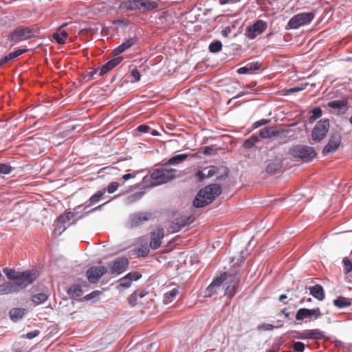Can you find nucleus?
I'll list each match as a JSON object with an SVG mask.
<instances>
[{"label": "nucleus", "instance_id": "nucleus-51", "mask_svg": "<svg viewBox=\"0 0 352 352\" xmlns=\"http://www.w3.org/2000/svg\"><path fill=\"white\" fill-rule=\"evenodd\" d=\"M39 333H40V331L38 330L30 331L26 334V338L28 339H33L35 337H36Z\"/></svg>", "mask_w": 352, "mask_h": 352}, {"label": "nucleus", "instance_id": "nucleus-8", "mask_svg": "<svg viewBox=\"0 0 352 352\" xmlns=\"http://www.w3.org/2000/svg\"><path fill=\"white\" fill-rule=\"evenodd\" d=\"M34 30L30 27H18L9 36L8 39L18 43L30 38L34 34Z\"/></svg>", "mask_w": 352, "mask_h": 352}, {"label": "nucleus", "instance_id": "nucleus-42", "mask_svg": "<svg viewBox=\"0 0 352 352\" xmlns=\"http://www.w3.org/2000/svg\"><path fill=\"white\" fill-rule=\"evenodd\" d=\"M12 168L6 164H0V175L1 174H9L11 173Z\"/></svg>", "mask_w": 352, "mask_h": 352}, {"label": "nucleus", "instance_id": "nucleus-57", "mask_svg": "<svg viewBox=\"0 0 352 352\" xmlns=\"http://www.w3.org/2000/svg\"><path fill=\"white\" fill-rule=\"evenodd\" d=\"M231 33V29L230 27H226L222 31L221 34L223 36L228 37Z\"/></svg>", "mask_w": 352, "mask_h": 352}, {"label": "nucleus", "instance_id": "nucleus-38", "mask_svg": "<svg viewBox=\"0 0 352 352\" xmlns=\"http://www.w3.org/2000/svg\"><path fill=\"white\" fill-rule=\"evenodd\" d=\"M104 192H105L104 191L99 190L97 192H96L94 195H93L89 200L90 202L89 205L98 203L99 201L100 197H102L104 195Z\"/></svg>", "mask_w": 352, "mask_h": 352}, {"label": "nucleus", "instance_id": "nucleus-16", "mask_svg": "<svg viewBox=\"0 0 352 352\" xmlns=\"http://www.w3.org/2000/svg\"><path fill=\"white\" fill-rule=\"evenodd\" d=\"M164 236V230L162 227H158L150 233L149 247L152 250H157L162 244V239Z\"/></svg>", "mask_w": 352, "mask_h": 352}, {"label": "nucleus", "instance_id": "nucleus-40", "mask_svg": "<svg viewBox=\"0 0 352 352\" xmlns=\"http://www.w3.org/2000/svg\"><path fill=\"white\" fill-rule=\"evenodd\" d=\"M344 272L345 274H348L352 272V261L347 257L344 258Z\"/></svg>", "mask_w": 352, "mask_h": 352}, {"label": "nucleus", "instance_id": "nucleus-5", "mask_svg": "<svg viewBox=\"0 0 352 352\" xmlns=\"http://www.w3.org/2000/svg\"><path fill=\"white\" fill-rule=\"evenodd\" d=\"M176 170L165 168H157L151 174L153 186H158L167 183L175 177Z\"/></svg>", "mask_w": 352, "mask_h": 352}, {"label": "nucleus", "instance_id": "nucleus-46", "mask_svg": "<svg viewBox=\"0 0 352 352\" xmlns=\"http://www.w3.org/2000/svg\"><path fill=\"white\" fill-rule=\"evenodd\" d=\"M247 65L248 67L250 72L258 70L261 67V64L258 61L255 63H248L247 64Z\"/></svg>", "mask_w": 352, "mask_h": 352}, {"label": "nucleus", "instance_id": "nucleus-30", "mask_svg": "<svg viewBox=\"0 0 352 352\" xmlns=\"http://www.w3.org/2000/svg\"><path fill=\"white\" fill-rule=\"evenodd\" d=\"M190 219V217H182L180 219H176L175 222L173 223V228L175 229V231H179L182 228H184L186 224L189 223Z\"/></svg>", "mask_w": 352, "mask_h": 352}, {"label": "nucleus", "instance_id": "nucleus-63", "mask_svg": "<svg viewBox=\"0 0 352 352\" xmlns=\"http://www.w3.org/2000/svg\"><path fill=\"white\" fill-rule=\"evenodd\" d=\"M287 298V295L286 294H281L280 296H279V300L280 301H283L285 299Z\"/></svg>", "mask_w": 352, "mask_h": 352}, {"label": "nucleus", "instance_id": "nucleus-44", "mask_svg": "<svg viewBox=\"0 0 352 352\" xmlns=\"http://www.w3.org/2000/svg\"><path fill=\"white\" fill-rule=\"evenodd\" d=\"M293 349L296 352H303L305 350V344L301 342H296L293 344Z\"/></svg>", "mask_w": 352, "mask_h": 352}, {"label": "nucleus", "instance_id": "nucleus-45", "mask_svg": "<svg viewBox=\"0 0 352 352\" xmlns=\"http://www.w3.org/2000/svg\"><path fill=\"white\" fill-rule=\"evenodd\" d=\"M121 184L119 182H111L107 187V191L109 193L114 192L119 187Z\"/></svg>", "mask_w": 352, "mask_h": 352}, {"label": "nucleus", "instance_id": "nucleus-34", "mask_svg": "<svg viewBox=\"0 0 352 352\" xmlns=\"http://www.w3.org/2000/svg\"><path fill=\"white\" fill-rule=\"evenodd\" d=\"M208 49L212 53L219 52L222 49V43L219 41H215L209 45Z\"/></svg>", "mask_w": 352, "mask_h": 352}, {"label": "nucleus", "instance_id": "nucleus-25", "mask_svg": "<svg viewBox=\"0 0 352 352\" xmlns=\"http://www.w3.org/2000/svg\"><path fill=\"white\" fill-rule=\"evenodd\" d=\"M67 37L68 33L65 30H61V28H58L57 32L53 34V38L58 44H65Z\"/></svg>", "mask_w": 352, "mask_h": 352}, {"label": "nucleus", "instance_id": "nucleus-47", "mask_svg": "<svg viewBox=\"0 0 352 352\" xmlns=\"http://www.w3.org/2000/svg\"><path fill=\"white\" fill-rule=\"evenodd\" d=\"M208 169V173L206 174V176L208 177H210L214 176L219 170V168L214 166H210L206 168V170Z\"/></svg>", "mask_w": 352, "mask_h": 352}, {"label": "nucleus", "instance_id": "nucleus-12", "mask_svg": "<svg viewBox=\"0 0 352 352\" xmlns=\"http://www.w3.org/2000/svg\"><path fill=\"white\" fill-rule=\"evenodd\" d=\"M151 212H142L131 214L128 220V226L130 228H135L144 223L152 219Z\"/></svg>", "mask_w": 352, "mask_h": 352}, {"label": "nucleus", "instance_id": "nucleus-37", "mask_svg": "<svg viewBox=\"0 0 352 352\" xmlns=\"http://www.w3.org/2000/svg\"><path fill=\"white\" fill-rule=\"evenodd\" d=\"M149 248H151L149 246H148L147 244L142 245L138 249V252H137L138 255L139 256L146 257V256H148V254L150 252Z\"/></svg>", "mask_w": 352, "mask_h": 352}, {"label": "nucleus", "instance_id": "nucleus-23", "mask_svg": "<svg viewBox=\"0 0 352 352\" xmlns=\"http://www.w3.org/2000/svg\"><path fill=\"white\" fill-rule=\"evenodd\" d=\"M310 294L318 300H323L325 298V293L323 287L320 285H316L309 288Z\"/></svg>", "mask_w": 352, "mask_h": 352}, {"label": "nucleus", "instance_id": "nucleus-24", "mask_svg": "<svg viewBox=\"0 0 352 352\" xmlns=\"http://www.w3.org/2000/svg\"><path fill=\"white\" fill-rule=\"evenodd\" d=\"M333 304L335 307L342 309L350 307L352 302L349 298L340 296L333 301Z\"/></svg>", "mask_w": 352, "mask_h": 352}, {"label": "nucleus", "instance_id": "nucleus-49", "mask_svg": "<svg viewBox=\"0 0 352 352\" xmlns=\"http://www.w3.org/2000/svg\"><path fill=\"white\" fill-rule=\"evenodd\" d=\"M13 59L14 58H13V56H12L11 53L8 54L7 56H5L4 57H3L2 58L0 59V67Z\"/></svg>", "mask_w": 352, "mask_h": 352}, {"label": "nucleus", "instance_id": "nucleus-13", "mask_svg": "<svg viewBox=\"0 0 352 352\" xmlns=\"http://www.w3.org/2000/svg\"><path fill=\"white\" fill-rule=\"evenodd\" d=\"M226 276L228 278L225 281H226V284L228 285L225 290V295L229 298H232L236 292V288L239 283L240 277L237 274L232 275L228 272H226Z\"/></svg>", "mask_w": 352, "mask_h": 352}, {"label": "nucleus", "instance_id": "nucleus-36", "mask_svg": "<svg viewBox=\"0 0 352 352\" xmlns=\"http://www.w3.org/2000/svg\"><path fill=\"white\" fill-rule=\"evenodd\" d=\"M327 105L330 108L340 109L346 105V102L344 100H333L328 102Z\"/></svg>", "mask_w": 352, "mask_h": 352}, {"label": "nucleus", "instance_id": "nucleus-26", "mask_svg": "<svg viewBox=\"0 0 352 352\" xmlns=\"http://www.w3.org/2000/svg\"><path fill=\"white\" fill-rule=\"evenodd\" d=\"M27 310L23 308H13L10 311V317L13 321L21 319L25 314Z\"/></svg>", "mask_w": 352, "mask_h": 352}, {"label": "nucleus", "instance_id": "nucleus-55", "mask_svg": "<svg viewBox=\"0 0 352 352\" xmlns=\"http://www.w3.org/2000/svg\"><path fill=\"white\" fill-rule=\"evenodd\" d=\"M135 175L134 174H131V173H127V174H125L122 176V182L121 183V185L124 184V182L129 179H131V178H134L135 177Z\"/></svg>", "mask_w": 352, "mask_h": 352}, {"label": "nucleus", "instance_id": "nucleus-52", "mask_svg": "<svg viewBox=\"0 0 352 352\" xmlns=\"http://www.w3.org/2000/svg\"><path fill=\"white\" fill-rule=\"evenodd\" d=\"M149 129H150V127L145 124H141V125L138 126L137 128V130L141 133H147V132H148Z\"/></svg>", "mask_w": 352, "mask_h": 352}, {"label": "nucleus", "instance_id": "nucleus-4", "mask_svg": "<svg viewBox=\"0 0 352 352\" xmlns=\"http://www.w3.org/2000/svg\"><path fill=\"white\" fill-rule=\"evenodd\" d=\"M3 272L8 279L15 280L14 282H22L25 285V287L32 284L37 277L36 272L29 270L18 272L13 269L6 267Z\"/></svg>", "mask_w": 352, "mask_h": 352}, {"label": "nucleus", "instance_id": "nucleus-39", "mask_svg": "<svg viewBox=\"0 0 352 352\" xmlns=\"http://www.w3.org/2000/svg\"><path fill=\"white\" fill-rule=\"evenodd\" d=\"M258 141V137H254L246 140L243 143V146L245 148H250L254 146V144Z\"/></svg>", "mask_w": 352, "mask_h": 352}, {"label": "nucleus", "instance_id": "nucleus-58", "mask_svg": "<svg viewBox=\"0 0 352 352\" xmlns=\"http://www.w3.org/2000/svg\"><path fill=\"white\" fill-rule=\"evenodd\" d=\"M241 0H219V3L221 5H224V4H228V3H234L239 2Z\"/></svg>", "mask_w": 352, "mask_h": 352}, {"label": "nucleus", "instance_id": "nucleus-32", "mask_svg": "<svg viewBox=\"0 0 352 352\" xmlns=\"http://www.w3.org/2000/svg\"><path fill=\"white\" fill-rule=\"evenodd\" d=\"M48 299V296L45 293H38L32 297V301L35 305L45 302Z\"/></svg>", "mask_w": 352, "mask_h": 352}, {"label": "nucleus", "instance_id": "nucleus-56", "mask_svg": "<svg viewBox=\"0 0 352 352\" xmlns=\"http://www.w3.org/2000/svg\"><path fill=\"white\" fill-rule=\"evenodd\" d=\"M196 177H197V180L199 182L202 181L204 178L208 177L205 173H204L202 171H198L196 173Z\"/></svg>", "mask_w": 352, "mask_h": 352}, {"label": "nucleus", "instance_id": "nucleus-48", "mask_svg": "<svg viewBox=\"0 0 352 352\" xmlns=\"http://www.w3.org/2000/svg\"><path fill=\"white\" fill-rule=\"evenodd\" d=\"M272 131L270 128H264L260 130L259 135L263 138H267L270 136Z\"/></svg>", "mask_w": 352, "mask_h": 352}, {"label": "nucleus", "instance_id": "nucleus-10", "mask_svg": "<svg viewBox=\"0 0 352 352\" xmlns=\"http://www.w3.org/2000/svg\"><path fill=\"white\" fill-rule=\"evenodd\" d=\"M129 263V260L125 257L117 258L108 264L109 273L111 275L120 274L127 269Z\"/></svg>", "mask_w": 352, "mask_h": 352}, {"label": "nucleus", "instance_id": "nucleus-33", "mask_svg": "<svg viewBox=\"0 0 352 352\" xmlns=\"http://www.w3.org/2000/svg\"><path fill=\"white\" fill-rule=\"evenodd\" d=\"M188 157L187 154H179L172 157L168 160V164H179L186 160Z\"/></svg>", "mask_w": 352, "mask_h": 352}, {"label": "nucleus", "instance_id": "nucleus-43", "mask_svg": "<svg viewBox=\"0 0 352 352\" xmlns=\"http://www.w3.org/2000/svg\"><path fill=\"white\" fill-rule=\"evenodd\" d=\"M275 327L272 324L264 323L258 326L257 329L258 331H272Z\"/></svg>", "mask_w": 352, "mask_h": 352}, {"label": "nucleus", "instance_id": "nucleus-20", "mask_svg": "<svg viewBox=\"0 0 352 352\" xmlns=\"http://www.w3.org/2000/svg\"><path fill=\"white\" fill-rule=\"evenodd\" d=\"M123 60V58L121 56L116 57L115 58H113L108 61L107 63H105L100 69L99 72V76H103L104 74H107L109 71H111L112 69H113L116 66H117L118 64H120L122 60Z\"/></svg>", "mask_w": 352, "mask_h": 352}, {"label": "nucleus", "instance_id": "nucleus-35", "mask_svg": "<svg viewBox=\"0 0 352 352\" xmlns=\"http://www.w3.org/2000/svg\"><path fill=\"white\" fill-rule=\"evenodd\" d=\"M311 115L309 118V122H314L316 119L322 116V110L320 107H316L311 111Z\"/></svg>", "mask_w": 352, "mask_h": 352}, {"label": "nucleus", "instance_id": "nucleus-11", "mask_svg": "<svg viewBox=\"0 0 352 352\" xmlns=\"http://www.w3.org/2000/svg\"><path fill=\"white\" fill-rule=\"evenodd\" d=\"M322 316L320 309L316 307L314 309L301 308L299 309L296 314V320H303L308 318L309 320H316Z\"/></svg>", "mask_w": 352, "mask_h": 352}, {"label": "nucleus", "instance_id": "nucleus-3", "mask_svg": "<svg viewBox=\"0 0 352 352\" xmlns=\"http://www.w3.org/2000/svg\"><path fill=\"white\" fill-rule=\"evenodd\" d=\"M289 154L296 161L310 162L316 157V152L313 147L298 144L289 149Z\"/></svg>", "mask_w": 352, "mask_h": 352}, {"label": "nucleus", "instance_id": "nucleus-27", "mask_svg": "<svg viewBox=\"0 0 352 352\" xmlns=\"http://www.w3.org/2000/svg\"><path fill=\"white\" fill-rule=\"evenodd\" d=\"M67 293L74 298L80 297L83 294L81 286L78 284H74L70 286L67 289Z\"/></svg>", "mask_w": 352, "mask_h": 352}, {"label": "nucleus", "instance_id": "nucleus-53", "mask_svg": "<svg viewBox=\"0 0 352 352\" xmlns=\"http://www.w3.org/2000/svg\"><path fill=\"white\" fill-rule=\"evenodd\" d=\"M25 52H26V50L19 49L17 50H15L14 52H10V53H11L12 56H13V58L14 59L15 58L21 56Z\"/></svg>", "mask_w": 352, "mask_h": 352}, {"label": "nucleus", "instance_id": "nucleus-41", "mask_svg": "<svg viewBox=\"0 0 352 352\" xmlns=\"http://www.w3.org/2000/svg\"><path fill=\"white\" fill-rule=\"evenodd\" d=\"M131 77L132 78V79L131 80V82H137L140 81L141 75L138 69L134 68L132 69L131 74Z\"/></svg>", "mask_w": 352, "mask_h": 352}, {"label": "nucleus", "instance_id": "nucleus-9", "mask_svg": "<svg viewBox=\"0 0 352 352\" xmlns=\"http://www.w3.org/2000/svg\"><path fill=\"white\" fill-rule=\"evenodd\" d=\"M267 28V23L259 19L245 28V35L250 39H254L257 36L263 34Z\"/></svg>", "mask_w": 352, "mask_h": 352}, {"label": "nucleus", "instance_id": "nucleus-6", "mask_svg": "<svg viewBox=\"0 0 352 352\" xmlns=\"http://www.w3.org/2000/svg\"><path fill=\"white\" fill-rule=\"evenodd\" d=\"M314 18L313 12H302L294 15L288 22V26L292 29H297L300 26L307 25Z\"/></svg>", "mask_w": 352, "mask_h": 352}, {"label": "nucleus", "instance_id": "nucleus-62", "mask_svg": "<svg viewBox=\"0 0 352 352\" xmlns=\"http://www.w3.org/2000/svg\"><path fill=\"white\" fill-rule=\"evenodd\" d=\"M146 294H147V292H146L142 291V292H140V294H138V296H139L140 298H143V297H144Z\"/></svg>", "mask_w": 352, "mask_h": 352}, {"label": "nucleus", "instance_id": "nucleus-17", "mask_svg": "<svg viewBox=\"0 0 352 352\" xmlns=\"http://www.w3.org/2000/svg\"><path fill=\"white\" fill-rule=\"evenodd\" d=\"M23 288L25 285L22 282H6L0 285V295L18 292Z\"/></svg>", "mask_w": 352, "mask_h": 352}, {"label": "nucleus", "instance_id": "nucleus-1", "mask_svg": "<svg viewBox=\"0 0 352 352\" xmlns=\"http://www.w3.org/2000/svg\"><path fill=\"white\" fill-rule=\"evenodd\" d=\"M221 192L222 188L219 184L208 185L199 190L193 201V206L196 208H203L210 204Z\"/></svg>", "mask_w": 352, "mask_h": 352}, {"label": "nucleus", "instance_id": "nucleus-15", "mask_svg": "<svg viewBox=\"0 0 352 352\" xmlns=\"http://www.w3.org/2000/svg\"><path fill=\"white\" fill-rule=\"evenodd\" d=\"M142 277V274L138 272H133L128 273L125 276L121 278L118 280V284L116 288L122 292L124 291L131 285L132 281L138 280Z\"/></svg>", "mask_w": 352, "mask_h": 352}, {"label": "nucleus", "instance_id": "nucleus-50", "mask_svg": "<svg viewBox=\"0 0 352 352\" xmlns=\"http://www.w3.org/2000/svg\"><path fill=\"white\" fill-rule=\"evenodd\" d=\"M270 120L266 119H262L254 123L253 126L254 129L258 128L261 126L265 125L269 122Z\"/></svg>", "mask_w": 352, "mask_h": 352}, {"label": "nucleus", "instance_id": "nucleus-28", "mask_svg": "<svg viewBox=\"0 0 352 352\" xmlns=\"http://www.w3.org/2000/svg\"><path fill=\"white\" fill-rule=\"evenodd\" d=\"M283 166L282 162L280 160H274L270 162L266 166V172L270 174H274L280 170Z\"/></svg>", "mask_w": 352, "mask_h": 352}, {"label": "nucleus", "instance_id": "nucleus-21", "mask_svg": "<svg viewBox=\"0 0 352 352\" xmlns=\"http://www.w3.org/2000/svg\"><path fill=\"white\" fill-rule=\"evenodd\" d=\"M324 338V334L318 329H309L302 333V338L311 340H322Z\"/></svg>", "mask_w": 352, "mask_h": 352}, {"label": "nucleus", "instance_id": "nucleus-14", "mask_svg": "<svg viewBox=\"0 0 352 352\" xmlns=\"http://www.w3.org/2000/svg\"><path fill=\"white\" fill-rule=\"evenodd\" d=\"M107 272L108 268L105 266H93L87 270L86 275L90 283H95Z\"/></svg>", "mask_w": 352, "mask_h": 352}, {"label": "nucleus", "instance_id": "nucleus-2", "mask_svg": "<svg viewBox=\"0 0 352 352\" xmlns=\"http://www.w3.org/2000/svg\"><path fill=\"white\" fill-rule=\"evenodd\" d=\"M158 2L153 0H128L120 3L119 9L122 11H139L145 12L157 8Z\"/></svg>", "mask_w": 352, "mask_h": 352}, {"label": "nucleus", "instance_id": "nucleus-7", "mask_svg": "<svg viewBox=\"0 0 352 352\" xmlns=\"http://www.w3.org/2000/svg\"><path fill=\"white\" fill-rule=\"evenodd\" d=\"M329 129V119H322L317 122L311 132L312 140L315 142H320L323 140Z\"/></svg>", "mask_w": 352, "mask_h": 352}, {"label": "nucleus", "instance_id": "nucleus-60", "mask_svg": "<svg viewBox=\"0 0 352 352\" xmlns=\"http://www.w3.org/2000/svg\"><path fill=\"white\" fill-rule=\"evenodd\" d=\"M212 147L211 146H206L204 149V153L206 155L210 154V152L212 151Z\"/></svg>", "mask_w": 352, "mask_h": 352}, {"label": "nucleus", "instance_id": "nucleus-61", "mask_svg": "<svg viewBox=\"0 0 352 352\" xmlns=\"http://www.w3.org/2000/svg\"><path fill=\"white\" fill-rule=\"evenodd\" d=\"M281 313H283L284 314V316L289 318V315H290V313L287 311V309H283L282 311H281Z\"/></svg>", "mask_w": 352, "mask_h": 352}, {"label": "nucleus", "instance_id": "nucleus-64", "mask_svg": "<svg viewBox=\"0 0 352 352\" xmlns=\"http://www.w3.org/2000/svg\"><path fill=\"white\" fill-rule=\"evenodd\" d=\"M278 348H272L267 352H278Z\"/></svg>", "mask_w": 352, "mask_h": 352}, {"label": "nucleus", "instance_id": "nucleus-59", "mask_svg": "<svg viewBox=\"0 0 352 352\" xmlns=\"http://www.w3.org/2000/svg\"><path fill=\"white\" fill-rule=\"evenodd\" d=\"M302 89V88L294 87V88H291V89H287L286 91V92H287V94H294V93L298 92Z\"/></svg>", "mask_w": 352, "mask_h": 352}, {"label": "nucleus", "instance_id": "nucleus-31", "mask_svg": "<svg viewBox=\"0 0 352 352\" xmlns=\"http://www.w3.org/2000/svg\"><path fill=\"white\" fill-rule=\"evenodd\" d=\"M73 216L74 214L72 212H67L60 216L57 219L56 226L58 227L59 229L63 228V230H65V228H64L63 224L65 223L67 221H69L73 217Z\"/></svg>", "mask_w": 352, "mask_h": 352}, {"label": "nucleus", "instance_id": "nucleus-18", "mask_svg": "<svg viewBox=\"0 0 352 352\" xmlns=\"http://www.w3.org/2000/svg\"><path fill=\"white\" fill-rule=\"evenodd\" d=\"M228 278L226 276V272L223 273L219 276L217 277L213 281L208 285L205 291V296L210 297L213 294H216L220 289L222 283Z\"/></svg>", "mask_w": 352, "mask_h": 352}, {"label": "nucleus", "instance_id": "nucleus-29", "mask_svg": "<svg viewBox=\"0 0 352 352\" xmlns=\"http://www.w3.org/2000/svg\"><path fill=\"white\" fill-rule=\"evenodd\" d=\"M179 294V289L175 287L172 289L171 290L166 292L164 296V304H168L171 302Z\"/></svg>", "mask_w": 352, "mask_h": 352}, {"label": "nucleus", "instance_id": "nucleus-19", "mask_svg": "<svg viewBox=\"0 0 352 352\" xmlns=\"http://www.w3.org/2000/svg\"><path fill=\"white\" fill-rule=\"evenodd\" d=\"M341 143V136L339 134H333L328 141L327 144L322 150V154L327 155L336 151Z\"/></svg>", "mask_w": 352, "mask_h": 352}, {"label": "nucleus", "instance_id": "nucleus-54", "mask_svg": "<svg viewBox=\"0 0 352 352\" xmlns=\"http://www.w3.org/2000/svg\"><path fill=\"white\" fill-rule=\"evenodd\" d=\"M236 72L239 74H245L250 72L247 65L244 67H240L239 69H237Z\"/></svg>", "mask_w": 352, "mask_h": 352}, {"label": "nucleus", "instance_id": "nucleus-22", "mask_svg": "<svg viewBox=\"0 0 352 352\" xmlns=\"http://www.w3.org/2000/svg\"><path fill=\"white\" fill-rule=\"evenodd\" d=\"M137 41L138 39L136 37H132L126 40L118 47L113 50L114 54L117 56L124 52V51L130 48L132 45H133L137 42Z\"/></svg>", "mask_w": 352, "mask_h": 352}]
</instances>
